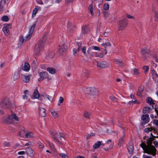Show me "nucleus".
<instances>
[{
  "label": "nucleus",
  "mask_w": 158,
  "mask_h": 158,
  "mask_svg": "<svg viewBox=\"0 0 158 158\" xmlns=\"http://www.w3.org/2000/svg\"><path fill=\"white\" fill-rule=\"evenodd\" d=\"M152 142L149 139L147 140L146 145L144 143H142L140 146L143 148L144 152L154 156L156 153V150L155 147L152 145Z\"/></svg>",
  "instance_id": "nucleus-1"
},
{
  "label": "nucleus",
  "mask_w": 158,
  "mask_h": 158,
  "mask_svg": "<svg viewBox=\"0 0 158 158\" xmlns=\"http://www.w3.org/2000/svg\"><path fill=\"white\" fill-rule=\"evenodd\" d=\"M82 90L84 93L93 96H97L98 94L97 89L93 87H83L82 89Z\"/></svg>",
  "instance_id": "nucleus-2"
},
{
  "label": "nucleus",
  "mask_w": 158,
  "mask_h": 158,
  "mask_svg": "<svg viewBox=\"0 0 158 158\" xmlns=\"http://www.w3.org/2000/svg\"><path fill=\"white\" fill-rule=\"evenodd\" d=\"M2 120L5 123L11 124L14 123V120L19 121V118L14 112H12L10 115L8 116L6 119L3 118Z\"/></svg>",
  "instance_id": "nucleus-3"
},
{
  "label": "nucleus",
  "mask_w": 158,
  "mask_h": 158,
  "mask_svg": "<svg viewBox=\"0 0 158 158\" xmlns=\"http://www.w3.org/2000/svg\"><path fill=\"white\" fill-rule=\"evenodd\" d=\"M35 26V24H34L30 28L28 35H27L25 39L23 38V36H21L19 40V44L20 45L22 44L25 41H26L31 39L32 35L34 31Z\"/></svg>",
  "instance_id": "nucleus-4"
},
{
  "label": "nucleus",
  "mask_w": 158,
  "mask_h": 158,
  "mask_svg": "<svg viewBox=\"0 0 158 158\" xmlns=\"http://www.w3.org/2000/svg\"><path fill=\"white\" fill-rule=\"evenodd\" d=\"M43 40H40L35 45V52L37 55H39L42 52L44 46Z\"/></svg>",
  "instance_id": "nucleus-5"
},
{
  "label": "nucleus",
  "mask_w": 158,
  "mask_h": 158,
  "mask_svg": "<svg viewBox=\"0 0 158 158\" xmlns=\"http://www.w3.org/2000/svg\"><path fill=\"white\" fill-rule=\"evenodd\" d=\"M1 107L4 109H9L10 107V103L8 98H4L0 104Z\"/></svg>",
  "instance_id": "nucleus-6"
},
{
  "label": "nucleus",
  "mask_w": 158,
  "mask_h": 158,
  "mask_svg": "<svg viewBox=\"0 0 158 158\" xmlns=\"http://www.w3.org/2000/svg\"><path fill=\"white\" fill-rule=\"evenodd\" d=\"M127 23L126 19L120 20L119 22V30H122L127 26Z\"/></svg>",
  "instance_id": "nucleus-7"
},
{
  "label": "nucleus",
  "mask_w": 158,
  "mask_h": 158,
  "mask_svg": "<svg viewBox=\"0 0 158 158\" xmlns=\"http://www.w3.org/2000/svg\"><path fill=\"white\" fill-rule=\"evenodd\" d=\"M40 78L38 79V81H40L41 80H43L44 79L47 78L48 77V73L45 72H42L39 73Z\"/></svg>",
  "instance_id": "nucleus-8"
},
{
  "label": "nucleus",
  "mask_w": 158,
  "mask_h": 158,
  "mask_svg": "<svg viewBox=\"0 0 158 158\" xmlns=\"http://www.w3.org/2000/svg\"><path fill=\"white\" fill-rule=\"evenodd\" d=\"M60 48H58L57 52L59 54H62L63 52L65 51L68 48L67 46L64 44L61 46H60Z\"/></svg>",
  "instance_id": "nucleus-9"
},
{
  "label": "nucleus",
  "mask_w": 158,
  "mask_h": 158,
  "mask_svg": "<svg viewBox=\"0 0 158 158\" xmlns=\"http://www.w3.org/2000/svg\"><path fill=\"white\" fill-rule=\"evenodd\" d=\"M27 154L30 156L32 157L34 156L35 152L34 150L30 147H27L25 149Z\"/></svg>",
  "instance_id": "nucleus-10"
},
{
  "label": "nucleus",
  "mask_w": 158,
  "mask_h": 158,
  "mask_svg": "<svg viewBox=\"0 0 158 158\" xmlns=\"http://www.w3.org/2000/svg\"><path fill=\"white\" fill-rule=\"evenodd\" d=\"M31 76V74L27 76L25 75L24 74H22L21 79L23 82L25 83H27L29 81L30 78Z\"/></svg>",
  "instance_id": "nucleus-11"
},
{
  "label": "nucleus",
  "mask_w": 158,
  "mask_h": 158,
  "mask_svg": "<svg viewBox=\"0 0 158 158\" xmlns=\"http://www.w3.org/2000/svg\"><path fill=\"white\" fill-rule=\"evenodd\" d=\"M51 135L54 139L57 141H58L59 135L56 132H52L51 133Z\"/></svg>",
  "instance_id": "nucleus-12"
},
{
  "label": "nucleus",
  "mask_w": 158,
  "mask_h": 158,
  "mask_svg": "<svg viewBox=\"0 0 158 158\" xmlns=\"http://www.w3.org/2000/svg\"><path fill=\"white\" fill-rule=\"evenodd\" d=\"M45 110L43 108H40L39 114L40 115L43 117H44L46 115Z\"/></svg>",
  "instance_id": "nucleus-13"
},
{
  "label": "nucleus",
  "mask_w": 158,
  "mask_h": 158,
  "mask_svg": "<svg viewBox=\"0 0 158 158\" xmlns=\"http://www.w3.org/2000/svg\"><path fill=\"white\" fill-rule=\"evenodd\" d=\"M89 31V29L88 28V26L86 25L82 27L81 35L82 34L86 33Z\"/></svg>",
  "instance_id": "nucleus-14"
},
{
  "label": "nucleus",
  "mask_w": 158,
  "mask_h": 158,
  "mask_svg": "<svg viewBox=\"0 0 158 158\" xmlns=\"http://www.w3.org/2000/svg\"><path fill=\"white\" fill-rule=\"evenodd\" d=\"M30 69V66L29 63L28 62L25 63L24 66L23 68V69L27 72H28Z\"/></svg>",
  "instance_id": "nucleus-15"
},
{
  "label": "nucleus",
  "mask_w": 158,
  "mask_h": 158,
  "mask_svg": "<svg viewBox=\"0 0 158 158\" xmlns=\"http://www.w3.org/2000/svg\"><path fill=\"white\" fill-rule=\"evenodd\" d=\"M83 114L85 118L89 119L90 117L91 114V113L90 112L85 111L84 113Z\"/></svg>",
  "instance_id": "nucleus-16"
},
{
  "label": "nucleus",
  "mask_w": 158,
  "mask_h": 158,
  "mask_svg": "<svg viewBox=\"0 0 158 158\" xmlns=\"http://www.w3.org/2000/svg\"><path fill=\"white\" fill-rule=\"evenodd\" d=\"M124 135H124L123 137L121 136L119 139L118 144V146L120 147L122 146L124 142V139L123 138V137Z\"/></svg>",
  "instance_id": "nucleus-17"
},
{
  "label": "nucleus",
  "mask_w": 158,
  "mask_h": 158,
  "mask_svg": "<svg viewBox=\"0 0 158 158\" xmlns=\"http://www.w3.org/2000/svg\"><path fill=\"white\" fill-rule=\"evenodd\" d=\"M33 96L35 98H38L39 97L40 95L37 89H35L34 90Z\"/></svg>",
  "instance_id": "nucleus-18"
},
{
  "label": "nucleus",
  "mask_w": 158,
  "mask_h": 158,
  "mask_svg": "<svg viewBox=\"0 0 158 158\" xmlns=\"http://www.w3.org/2000/svg\"><path fill=\"white\" fill-rule=\"evenodd\" d=\"M59 155L62 158H67L69 157V156L66 152L64 153H58Z\"/></svg>",
  "instance_id": "nucleus-19"
},
{
  "label": "nucleus",
  "mask_w": 158,
  "mask_h": 158,
  "mask_svg": "<svg viewBox=\"0 0 158 158\" xmlns=\"http://www.w3.org/2000/svg\"><path fill=\"white\" fill-rule=\"evenodd\" d=\"M130 154H132L133 152L134 146L133 145H129L127 148Z\"/></svg>",
  "instance_id": "nucleus-20"
},
{
  "label": "nucleus",
  "mask_w": 158,
  "mask_h": 158,
  "mask_svg": "<svg viewBox=\"0 0 158 158\" xmlns=\"http://www.w3.org/2000/svg\"><path fill=\"white\" fill-rule=\"evenodd\" d=\"M143 89L140 88L138 90V91L137 92L136 95L140 97L142 96L143 92Z\"/></svg>",
  "instance_id": "nucleus-21"
},
{
  "label": "nucleus",
  "mask_w": 158,
  "mask_h": 158,
  "mask_svg": "<svg viewBox=\"0 0 158 158\" xmlns=\"http://www.w3.org/2000/svg\"><path fill=\"white\" fill-rule=\"evenodd\" d=\"M47 70L50 73H51L52 74H54L56 72L55 69L52 68H48L47 69Z\"/></svg>",
  "instance_id": "nucleus-22"
},
{
  "label": "nucleus",
  "mask_w": 158,
  "mask_h": 158,
  "mask_svg": "<svg viewBox=\"0 0 158 158\" xmlns=\"http://www.w3.org/2000/svg\"><path fill=\"white\" fill-rule=\"evenodd\" d=\"M151 110V108L149 107H146L143 109V113L144 114L150 113Z\"/></svg>",
  "instance_id": "nucleus-23"
},
{
  "label": "nucleus",
  "mask_w": 158,
  "mask_h": 158,
  "mask_svg": "<svg viewBox=\"0 0 158 158\" xmlns=\"http://www.w3.org/2000/svg\"><path fill=\"white\" fill-rule=\"evenodd\" d=\"M115 64H118V65L122 66L123 65V63L121 61L118 59H115L114 61Z\"/></svg>",
  "instance_id": "nucleus-24"
},
{
  "label": "nucleus",
  "mask_w": 158,
  "mask_h": 158,
  "mask_svg": "<svg viewBox=\"0 0 158 158\" xmlns=\"http://www.w3.org/2000/svg\"><path fill=\"white\" fill-rule=\"evenodd\" d=\"M101 144V142L100 141L96 143L93 145V148H94L96 149L98 148Z\"/></svg>",
  "instance_id": "nucleus-25"
},
{
  "label": "nucleus",
  "mask_w": 158,
  "mask_h": 158,
  "mask_svg": "<svg viewBox=\"0 0 158 158\" xmlns=\"http://www.w3.org/2000/svg\"><path fill=\"white\" fill-rule=\"evenodd\" d=\"M141 118L142 120L146 122L147 119L149 118V115L148 114L143 115Z\"/></svg>",
  "instance_id": "nucleus-26"
},
{
  "label": "nucleus",
  "mask_w": 158,
  "mask_h": 158,
  "mask_svg": "<svg viewBox=\"0 0 158 158\" xmlns=\"http://www.w3.org/2000/svg\"><path fill=\"white\" fill-rule=\"evenodd\" d=\"M146 102L147 103H149L150 105H152L154 104V103L153 102V100L150 97H148L147 98Z\"/></svg>",
  "instance_id": "nucleus-27"
},
{
  "label": "nucleus",
  "mask_w": 158,
  "mask_h": 158,
  "mask_svg": "<svg viewBox=\"0 0 158 158\" xmlns=\"http://www.w3.org/2000/svg\"><path fill=\"white\" fill-rule=\"evenodd\" d=\"M59 139H60V140H62L63 139H65V135L63 133H59Z\"/></svg>",
  "instance_id": "nucleus-28"
},
{
  "label": "nucleus",
  "mask_w": 158,
  "mask_h": 158,
  "mask_svg": "<svg viewBox=\"0 0 158 158\" xmlns=\"http://www.w3.org/2000/svg\"><path fill=\"white\" fill-rule=\"evenodd\" d=\"M97 66L100 68H105L106 67V65L102 63H98Z\"/></svg>",
  "instance_id": "nucleus-29"
},
{
  "label": "nucleus",
  "mask_w": 158,
  "mask_h": 158,
  "mask_svg": "<svg viewBox=\"0 0 158 158\" xmlns=\"http://www.w3.org/2000/svg\"><path fill=\"white\" fill-rule=\"evenodd\" d=\"M2 31L6 35H8L9 34V29L5 27H3L2 28Z\"/></svg>",
  "instance_id": "nucleus-30"
},
{
  "label": "nucleus",
  "mask_w": 158,
  "mask_h": 158,
  "mask_svg": "<svg viewBox=\"0 0 158 158\" xmlns=\"http://www.w3.org/2000/svg\"><path fill=\"white\" fill-rule=\"evenodd\" d=\"M101 45L104 47L105 49L107 47H110L111 44L109 42H107L105 43H103L101 44Z\"/></svg>",
  "instance_id": "nucleus-31"
},
{
  "label": "nucleus",
  "mask_w": 158,
  "mask_h": 158,
  "mask_svg": "<svg viewBox=\"0 0 158 158\" xmlns=\"http://www.w3.org/2000/svg\"><path fill=\"white\" fill-rule=\"evenodd\" d=\"M19 74L18 73H15L13 76V79L14 81L16 80L19 78Z\"/></svg>",
  "instance_id": "nucleus-32"
},
{
  "label": "nucleus",
  "mask_w": 158,
  "mask_h": 158,
  "mask_svg": "<svg viewBox=\"0 0 158 158\" xmlns=\"http://www.w3.org/2000/svg\"><path fill=\"white\" fill-rule=\"evenodd\" d=\"M148 52V50L146 48H143L141 49V52L143 55H145Z\"/></svg>",
  "instance_id": "nucleus-33"
},
{
  "label": "nucleus",
  "mask_w": 158,
  "mask_h": 158,
  "mask_svg": "<svg viewBox=\"0 0 158 158\" xmlns=\"http://www.w3.org/2000/svg\"><path fill=\"white\" fill-rule=\"evenodd\" d=\"M3 146L4 147H8L10 146V143L9 142L5 141L3 143Z\"/></svg>",
  "instance_id": "nucleus-34"
},
{
  "label": "nucleus",
  "mask_w": 158,
  "mask_h": 158,
  "mask_svg": "<svg viewBox=\"0 0 158 158\" xmlns=\"http://www.w3.org/2000/svg\"><path fill=\"white\" fill-rule=\"evenodd\" d=\"M51 113L55 118H56L58 116V113L56 112L55 111H52Z\"/></svg>",
  "instance_id": "nucleus-35"
},
{
  "label": "nucleus",
  "mask_w": 158,
  "mask_h": 158,
  "mask_svg": "<svg viewBox=\"0 0 158 158\" xmlns=\"http://www.w3.org/2000/svg\"><path fill=\"white\" fill-rule=\"evenodd\" d=\"M89 9L90 10V11L91 13V15H93V6L92 4H91L89 5Z\"/></svg>",
  "instance_id": "nucleus-36"
},
{
  "label": "nucleus",
  "mask_w": 158,
  "mask_h": 158,
  "mask_svg": "<svg viewBox=\"0 0 158 158\" xmlns=\"http://www.w3.org/2000/svg\"><path fill=\"white\" fill-rule=\"evenodd\" d=\"M2 20L3 21L7 22L9 20V19L7 16L5 15L2 17Z\"/></svg>",
  "instance_id": "nucleus-37"
},
{
  "label": "nucleus",
  "mask_w": 158,
  "mask_h": 158,
  "mask_svg": "<svg viewBox=\"0 0 158 158\" xmlns=\"http://www.w3.org/2000/svg\"><path fill=\"white\" fill-rule=\"evenodd\" d=\"M49 145L51 149L53 151H54L55 150V148L54 147V145L52 144V143H51L50 142L48 141V142Z\"/></svg>",
  "instance_id": "nucleus-38"
},
{
  "label": "nucleus",
  "mask_w": 158,
  "mask_h": 158,
  "mask_svg": "<svg viewBox=\"0 0 158 158\" xmlns=\"http://www.w3.org/2000/svg\"><path fill=\"white\" fill-rule=\"evenodd\" d=\"M54 56V53L53 52L49 53L47 56V57L52 58Z\"/></svg>",
  "instance_id": "nucleus-39"
},
{
  "label": "nucleus",
  "mask_w": 158,
  "mask_h": 158,
  "mask_svg": "<svg viewBox=\"0 0 158 158\" xmlns=\"http://www.w3.org/2000/svg\"><path fill=\"white\" fill-rule=\"evenodd\" d=\"M103 13L105 18H107L109 16V13L107 11H103Z\"/></svg>",
  "instance_id": "nucleus-40"
},
{
  "label": "nucleus",
  "mask_w": 158,
  "mask_h": 158,
  "mask_svg": "<svg viewBox=\"0 0 158 158\" xmlns=\"http://www.w3.org/2000/svg\"><path fill=\"white\" fill-rule=\"evenodd\" d=\"M108 144H110V146L109 147V148H111L113 145V143L112 142L111 140H109L106 142Z\"/></svg>",
  "instance_id": "nucleus-41"
},
{
  "label": "nucleus",
  "mask_w": 158,
  "mask_h": 158,
  "mask_svg": "<svg viewBox=\"0 0 158 158\" xmlns=\"http://www.w3.org/2000/svg\"><path fill=\"white\" fill-rule=\"evenodd\" d=\"M90 48L94 50H98V51H99L100 50V48L97 46H92Z\"/></svg>",
  "instance_id": "nucleus-42"
},
{
  "label": "nucleus",
  "mask_w": 158,
  "mask_h": 158,
  "mask_svg": "<svg viewBox=\"0 0 158 158\" xmlns=\"http://www.w3.org/2000/svg\"><path fill=\"white\" fill-rule=\"evenodd\" d=\"M77 44L78 46L77 49L76 48H74L73 50V54L74 55H76L77 50L79 49V46H78V42H77Z\"/></svg>",
  "instance_id": "nucleus-43"
},
{
  "label": "nucleus",
  "mask_w": 158,
  "mask_h": 158,
  "mask_svg": "<svg viewBox=\"0 0 158 158\" xmlns=\"http://www.w3.org/2000/svg\"><path fill=\"white\" fill-rule=\"evenodd\" d=\"M143 69L144 71V72L146 74L147 73L148 71L149 68L148 67L146 66H144L143 67Z\"/></svg>",
  "instance_id": "nucleus-44"
},
{
  "label": "nucleus",
  "mask_w": 158,
  "mask_h": 158,
  "mask_svg": "<svg viewBox=\"0 0 158 158\" xmlns=\"http://www.w3.org/2000/svg\"><path fill=\"white\" fill-rule=\"evenodd\" d=\"M109 8V5L108 4H105L103 6V8L106 10H107Z\"/></svg>",
  "instance_id": "nucleus-45"
},
{
  "label": "nucleus",
  "mask_w": 158,
  "mask_h": 158,
  "mask_svg": "<svg viewBox=\"0 0 158 158\" xmlns=\"http://www.w3.org/2000/svg\"><path fill=\"white\" fill-rule=\"evenodd\" d=\"M133 71L134 74L137 75L139 74V72L136 69H133Z\"/></svg>",
  "instance_id": "nucleus-46"
},
{
  "label": "nucleus",
  "mask_w": 158,
  "mask_h": 158,
  "mask_svg": "<svg viewBox=\"0 0 158 158\" xmlns=\"http://www.w3.org/2000/svg\"><path fill=\"white\" fill-rule=\"evenodd\" d=\"M110 98L114 102H117V99L114 96H110Z\"/></svg>",
  "instance_id": "nucleus-47"
},
{
  "label": "nucleus",
  "mask_w": 158,
  "mask_h": 158,
  "mask_svg": "<svg viewBox=\"0 0 158 158\" xmlns=\"http://www.w3.org/2000/svg\"><path fill=\"white\" fill-rule=\"evenodd\" d=\"M23 99L28 101H29V99H28V96L27 95H23Z\"/></svg>",
  "instance_id": "nucleus-48"
},
{
  "label": "nucleus",
  "mask_w": 158,
  "mask_h": 158,
  "mask_svg": "<svg viewBox=\"0 0 158 158\" xmlns=\"http://www.w3.org/2000/svg\"><path fill=\"white\" fill-rule=\"evenodd\" d=\"M95 55L96 57H99L100 58H102L103 57V55L102 54H99L96 52L95 53Z\"/></svg>",
  "instance_id": "nucleus-49"
},
{
  "label": "nucleus",
  "mask_w": 158,
  "mask_h": 158,
  "mask_svg": "<svg viewBox=\"0 0 158 158\" xmlns=\"http://www.w3.org/2000/svg\"><path fill=\"white\" fill-rule=\"evenodd\" d=\"M26 136L27 138H30L32 137V134L31 132L27 133L26 134Z\"/></svg>",
  "instance_id": "nucleus-50"
},
{
  "label": "nucleus",
  "mask_w": 158,
  "mask_h": 158,
  "mask_svg": "<svg viewBox=\"0 0 158 158\" xmlns=\"http://www.w3.org/2000/svg\"><path fill=\"white\" fill-rule=\"evenodd\" d=\"M86 47L85 46H84L81 48L82 52L85 54H86Z\"/></svg>",
  "instance_id": "nucleus-51"
},
{
  "label": "nucleus",
  "mask_w": 158,
  "mask_h": 158,
  "mask_svg": "<svg viewBox=\"0 0 158 158\" xmlns=\"http://www.w3.org/2000/svg\"><path fill=\"white\" fill-rule=\"evenodd\" d=\"M155 19L156 21H158V11L155 12Z\"/></svg>",
  "instance_id": "nucleus-52"
},
{
  "label": "nucleus",
  "mask_w": 158,
  "mask_h": 158,
  "mask_svg": "<svg viewBox=\"0 0 158 158\" xmlns=\"http://www.w3.org/2000/svg\"><path fill=\"white\" fill-rule=\"evenodd\" d=\"M3 27H5L7 28H10V24H6L4 25Z\"/></svg>",
  "instance_id": "nucleus-53"
},
{
  "label": "nucleus",
  "mask_w": 158,
  "mask_h": 158,
  "mask_svg": "<svg viewBox=\"0 0 158 158\" xmlns=\"http://www.w3.org/2000/svg\"><path fill=\"white\" fill-rule=\"evenodd\" d=\"M64 101V98L61 96L60 97L58 102H60L61 103H62Z\"/></svg>",
  "instance_id": "nucleus-54"
},
{
  "label": "nucleus",
  "mask_w": 158,
  "mask_h": 158,
  "mask_svg": "<svg viewBox=\"0 0 158 158\" xmlns=\"http://www.w3.org/2000/svg\"><path fill=\"white\" fill-rule=\"evenodd\" d=\"M126 17L127 18L129 19H133L134 17L132 15H130L129 14H127L126 15Z\"/></svg>",
  "instance_id": "nucleus-55"
},
{
  "label": "nucleus",
  "mask_w": 158,
  "mask_h": 158,
  "mask_svg": "<svg viewBox=\"0 0 158 158\" xmlns=\"http://www.w3.org/2000/svg\"><path fill=\"white\" fill-rule=\"evenodd\" d=\"M36 9L34 8L33 11L32 16L35 15L37 13V10H36Z\"/></svg>",
  "instance_id": "nucleus-56"
},
{
  "label": "nucleus",
  "mask_w": 158,
  "mask_h": 158,
  "mask_svg": "<svg viewBox=\"0 0 158 158\" xmlns=\"http://www.w3.org/2000/svg\"><path fill=\"white\" fill-rule=\"evenodd\" d=\"M95 135V134L94 133H91L87 137V139H89L90 137L94 136Z\"/></svg>",
  "instance_id": "nucleus-57"
},
{
  "label": "nucleus",
  "mask_w": 158,
  "mask_h": 158,
  "mask_svg": "<svg viewBox=\"0 0 158 158\" xmlns=\"http://www.w3.org/2000/svg\"><path fill=\"white\" fill-rule=\"evenodd\" d=\"M26 153V151H20L18 152V154L19 155H24Z\"/></svg>",
  "instance_id": "nucleus-58"
},
{
  "label": "nucleus",
  "mask_w": 158,
  "mask_h": 158,
  "mask_svg": "<svg viewBox=\"0 0 158 158\" xmlns=\"http://www.w3.org/2000/svg\"><path fill=\"white\" fill-rule=\"evenodd\" d=\"M153 123L156 126H158V120L154 119L153 120Z\"/></svg>",
  "instance_id": "nucleus-59"
},
{
  "label": "nucleus",
  "mask_w": 158,
  "mask_h": 158,
  "mask_svg": "<svg viewBox=\"0 0 158 158\" xmlns=\"http://www.w3.org/2000/svg\"><path fill=\"white\" fill-rule=\"evenodd\" d=\"M44 145L42 143H40L39 147L40 149H41V150H42L44 148Z\"/></svg>",
  "instance_id": "nucleus-60"
},
{
  "label": "nucleus",
  "mask_w": 158,
  "mask_h": 158,
  "mask_svg": "<svg viewBox=\"0 0 158 158\" xmlns=\"http://www.w3.org/2000/svg\"><path fill=\"white\" fill-rule=\"evenodd\" d=\"M153 143L155 146V147H158V143L157 141H154Z\"/></svg>",
  "instance_id": "nucleus-61"
},
{
  "label": "nucleus",
  "mask_w": 158,
  "mask_h": 158,
  "mask_svg": "<svg viewBox=\"0 0 158 158\" xmlns=\"http://www.w3.org/2000/svg\"><path fill=\"white\" fill-rule=\"evenodd\" d=\"M37 2L39 4L42 5L43 4L42 0H36Z\"/></svg>",
  "instance_id": "nucleus-62"
},
{
  "label": "nucleus",
  "mask_w": 158,
  "mask_h": 158,
  "mask_svg": "<svg viewBox=\"0 0 158 158\" xmlns=\"http://www.w3.org/2000/svg\"><path fill=\"white\" fill-rule=\"evenodd\" d=\"M149 128V129L150 130L149 131H152V130H153V132H155L156 131V130L155 129H154L152 127H150V128Z\"/></svg>",
  "instance_id": "nucleus-63"
},
{
  "label": "nucleus",
  "mask_w": 158,
  "mask_h": 158,
  "mask_svg": "<svg viewBox=\"0 0 158 158\" xmlns=\"http://www.w3.org/2000/svg\"><path fill=\"white\" fill-rule=\"evenodd\" d=\"M84 73H85V75L86 77H88L89 75V73L87 71H85Z\"/></svg>",
  "instance_id": "nucleus-64"
}]
</instances>
